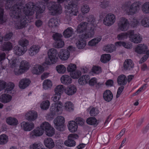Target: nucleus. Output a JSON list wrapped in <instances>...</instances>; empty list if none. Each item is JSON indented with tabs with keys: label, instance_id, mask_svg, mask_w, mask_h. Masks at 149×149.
I'll use <instances>...</instances> for the list:
<instances>
[{
	"label": "nucleus",
	"instance_id": "obj_1",
	"mask_svg": "<svg viewBox=\"0 0 149 149\" xmlns=\"http://www.w3.org/2000/svg\"><path fill=\"white\" fill-rule=\"evenodd\" d=\"M59 3H64L65 5V13L66 16L65 19L66 23L70 22L71 17L73 15L76 16L78 13V8L74 5L76 3L77 0H57Z\"/></svg>",
	"mask_w": 149,
	"mask_h": 149
},
{
	"label": "nucleus",
	"instance_id": "obj_2",
	"mask_svg": "<svg viewBox=\"0 0 149 149\" xmlns=\"http://www.w3.org/2000/svg\"><path fill=\"white\" fill-rule=\"evenodd\" d=\"M88 23L82 22L77 26V32L79 33L84 32L85 33H90L93 30L94 31L95 28L97 25L95 22V20L93 15L90 16L87 18Z\"/></svg>",
	"mask_w": 149,
	"mask_h": 149
},
{
	"label": "nucleus",
	"instance_id": "obj_3",
	"mask_svg": "<svg viewBox=\"0 0 149 149\" xmlns=\"http://www.w3.org/2000/svg\"><path fill=\"white\" fill-rule=\"evenodd\" d=\"M141 6L140 1H135L131 4V1L129 0L123 5L121 8L127 15H132L139 12Z\"/></svg>",
	"mask_w": 149,
	"mask_h": 149
},
{
	"label": "nucleus",
	"instance_id": "obj_4",
	"mask_svg": "<svg viewBox=\"0 0 149 149\" xmlns=\"http://www.w3.org/2000/svg\"><path fill=\"white\" fill-rule=\"evenodd\" d=\"M61 95L60 94L55 93L51 98L54 102H58L52 104L50 108V111L52 115L60 114L63 111V105L62 102H58L60 100Z\"/></svg>",
	"mask_w": 149,
	"mask_h": 149
},
{
	"label": "nucleus",
	"instance_id": "obj_5",
	"mask_svg": "<svg viewBox=\"0 0 149 149\" xmlns=\"http://www.w3.org/2000/svg\"><path fill=\"white\" fill-rule=\"evenodd\" d=\"M90 33V34L85 33L84 34L79 36V39L76 43L78 49H81L84 48L86 45V40L92 37L94 34L93 30Z\"/></svg>",
	"mask_w": 149,
	"mask_h": 149
},
{
	"label": "nucleus",
	"instance_id": "obj_6",
	"mask_svg": "<svg viewBox=\"0 0 149 149\" xmlns=\"http://www.w3.org/2000/svg\"><path fill=\"white\" fill-rule=\"evenodd\" d=\"M57 53L56 49L54 48L49 49L47 52L48 59L45 60V63L47 65H51L56 63L58 61Z\"/></svg>",
	"mask_w": 149,
	"mask_h": 149
},
{
	"label": "nucleus",
	"instance_id": "obj_7",
	"mask_svg": "<svg viewBox=\"0 0 149 149\" xmlns=\"http://www.w3.org/2000/svg\"><path fill=\"white\" fill-rule=\"evenodd\" d=\"M65 118L62 116L56 117L54 120V124L55 128L58 131H63L64 130Z\"/></svg>",
	"mask_w": 149,
	"mask_h": 149
},
{
	"label": "nucleus",
	"instance_id": "obj_8",
	"mask_svg": "<svg viewBox=\"0 0 149 149\" xmlns=\"http://www.w3.org/2000/svg\"><path fill=\"white\" fill-rule=\"evenodd\" d=\"M118 30L121 31H127L129 27V23L126 18L121 17L118 23Z\"/></svg>",
	"mask_w": 149,
	"mask_h": 149
},
{
	"label": "nucleus",
	"instance_id": "obj_9",
	"mask_svg": "<svg viewBox=\"0 0 149 149\" xmlns=\"http://www.w3.org/2000/svg\"><path fill=\"white\" fill-rule=\"evenodd\" d=\"M128 33L130 34L129 38L131 42L136 44L141 42L143 39L142 37L139 33H134V31L132 30L129 31Z\"/></svg>",
	"mask_w": 149,
	"mask_h": 149
},
{
	"label": "nucleus",
	"instance_id": "obj_10",
	"mask_svg": "<svg viewBox=\"0 0 149 149\" xmlns=\"http://www.w3.org/2000/svg\"><path fill=\"white\" fill-rule=\"evenodd\" d=\"M116 17L113 14L109 13L105 17L103 20V23L104 25L110 26L113 25L115 22Z\"/></svg>",
	"mask_w": 149,
	"mask_h": 149
},
{
	"label": "nucleus",
	"instance_id": "obj_11",
	"mask_svg": "<svg viewBox=\"0 0 149 149\" xmlns=\"http://www.w3.org/2000/svg\"><path fill=\"white\" fill-rule=\"evenodd\" d=\"M78 138V135L75 134H71L68 135V139L65 141L64 142V144L66 146L68 147H73L76 145V142L74 140L75 139Z\"/></svg>",
	"mask_w": 149,
	"mask_h": 149
},
{
	"label": "nucleus",
	"instance_id": "obj_12",
	"mask_svg": "<svg viewBox=\"0 0 149 149\" xmlns=\"http://www.w3.org/2000/svg\"><path fill=\"white\" fill-rule=\"evenodd\" d=\"M148 49L147 45L145 43H141L137 45L134 48L135 52L139 54H144Z\"/></svg>",
	"mask_w": 149,
	"mask_h": 149
},
{
	"label": "nucleus",
	"instance_id": "obj_13",
	"mask_svg": "<svg viewBox=\"0 0 149 149\" xmlns=\"http://www.w3.org/2000/svg\"><path fill=\"white\" fill-rule=\"evenodd\" d=\"M17 60L16 59L13 60L12 59L9 61V63L11 67L14 68V72L15 74L19 75L24 73L20 67L19 68H17L18 64L17 63Z\"/></svg>",
	"mask_w": 149,
	"mask_h": 149
},
{
	"label": "nucleus",
	"instance_id": "obj_14",
	"mask_svg": "<svg viewBox=\"0 0 149 149\" xmlns=\"http://www.w3.org/2000/svg\"><path fill=\"white\" fill-rule=\"evenodd\" d=\"M38 117L37 112L33 110H30L27 112L25 115V118L28 121H33L36 120Z\"/></svg>",
	"mask_w": 149,
	"mask_h": 149
},
{
	"label": "nucleus",
	"instance_id": "obj_15",
	"mask_svg": "<svg viewBox=\"0 0 149 149\" xmlns=\"http://www.w3.org/2000/svg\"><path fill=\"white\" fill-rule=\"evenodd\" d=\"M22 129L24 131L29 132L34 127V124L33 122L23 121L21 124Z\"/></svg>",
	"mask_w": 149,
	"mask_h": 149
},
{
	"label": "nucleus",
	"instance_id": "obj_16",
	"mask_svg": "<svg viewBox=\"0 0 149 149\" xmlns=\"http://www.w3.org/2000/svg\"><path fill=\"white\" fill-rule=\"evenodd\" d=\"M43 134L42 130L38 127L30 132V136L32 139H34L42 136Z\"/></svg>",
	"mask_w": 149,
	"mask_h": 149
},
{
	"label": "nucleus",
	"instance_id": "obj_17",
	"mask_svg": "<svg viewBox=\"0 0 149 149\" xmlns=\"http://www.w3.org/2000/svg\"><path fill=\"white\" fill-rule=\"evenodd\" d=\"M40 48V47L39 45H32L28 50L29 55L32 56L35 55L39 52Z\"/></svg>",
	"mask_w": 149,
	"mask_h": 149
},
{
	"label": "nucleus",
	"instance_id": "obj_18",
	"mask_svg": "<svg viewBox=\"0 0 149 149\" xmlns=\"http://www.w3.org/2000/svg\"><path fill=\"white\" fill-rule=\"evenodd\" d=\"M31 82V81L29 79L26 78L22 79L19 82V87L21 89H24L29 85Z\"/></svg>",
	"mask_w": 149,
	"mask_h": 149
},
{
	"label": "nucleus",
	"instance_id": "obj_19",
	"mask_svg": "<svg viewBox=\"0 0 149 149\" xmlns=\"http://www.w3.org/2000/svg\"><path fill=\"white\" fill-rule=\"evenodd\" d=\"M58 56L62 60H66L69 58L70 54L69 51L61 49L58 54Z\"/></svg>",
	"mask_w": 149,
	"mask_h": 149
},
{
	"label": "nucleus",
	"instance_id": "obj_20",
	"mask_svg": "<svg viewBox=\"0 0 149 149\" xmlns=\"http://www.w3.org/2000/svg\"><path fill=\"white\" fill-rule=\"evenodd\" d=\"M44 70V68L43 66L39 64H36L33 67L32 72L34 74L38 75L42 73Z\"/></svg>",
	"mask_w": 149,
	"mask_h": 149
},
{
	"label": "nucleus",
	"instance_id": "obj_21",
	"mask_svg": "<svg viewBox=\"0 0 149 149\" xmlns=\"http://www.w3.org/2000/svg\"><path fill=\"white\" fill-rule=\"evenodd\" d=\"M68 127L69 131L72 133L75 132L78 128L77 125L73 120L70 121L68 122Z\"/></svg>",
	"mask_w": 149,
	"mask_h": 149
},
{
	"label": "nucleus",
	"instance_id": "obj_22",
	"mask_svg": "<svg viewBox=\"0 0 149 149\" xmlns=\"http://www.w3.org/2000/svg\"><path fill=\"white\" fill-rule=\"evenodd\" d=\"M77 90V88L75 85H70L65 89V92L68 95H71L75 94Z\"/></svg>",
	"mask_w": 149,
	"mask_h": 149
},
{
	"label": "nucleus",
	"instance_id": "obj_23",
	"mask_svg": "<svg viewBox=\"0 0 149 149\" xmlns=\"http://www.w3.org/2000/svg\"><path fill=\"white\" fill-rule=\"evenodd\" d=\"M115 45L116 47L123 46L127 49H130L132 47V44L130 42H118L115 43Z\"/></svg>",
	"mask_w": 149,
	"mask_h": 149
},
{
	"label": "nucleus",
	"instance_id": "obj_24",
	"mask_svg": "<svg viewBox=\"0 0 149 149\" xmlns=\"http://www.w3.org/2000/svg\"><path fill=\"white\" fill-rule=\"evenodd\" d=\"M44 144L46 147L49 149L52 148L55 146L53 140L50 138L45 139L44 141Z\"/></svg>",
	"mask_w": 149,
	"mask_h": 149
},
{
	"label": "nucleus",
	"instance_id": "obj_25",
	"mask_svg": "<svg viewBox=\"0 0 149 149\" xmlns=\"http://www.w3.org/2000/svg\"><path fill=\"white\" fill-rule=\"evenodd\" d=\"M26 48H22L18 46L15 47L14 52L16 55L19 56L23 54L26 51Z\"/></svg>",
	"mask_w": 149,
	"mask_h": 149
},
{
	"label": "nucleus",
	"instance_id": "obj_26",
	"mask_svg": "<svg viewBox=\"0 0 149 149\" xmlns=\"http://www.w3.org/2000/svg\"><path fill=\"white\" fill-rule=\"evenodd\" d=\"M60 80L62 83L67 85L70 84L72 81L71 77L67 75H64L62 76Z\"/></svg>",
	"mask_w": 149,
	"mask_h": 149
},
{
	"label": "nucleus",
	"instance_id": "obj_27",
	"mask_svg": "<svg viewBox=\"0 0 149 149\" xmlns=\"http://www.w3.org/2000/svg\"><path fill=\"white\" fill-rule=\"evenodd\" d=\"M12 96L7 94H3L0 97V101L2 103H7L10 102L12 99Z\"/></svg>",
	"mask_w": 149,
	"mask_h": 149
},
{
	"label": "nucleus",
	"instance_id": "obj_28",
	"mask_svg": "<svg viewBox=\"0 0 149 149\" xmlns=\"http://www.w3.org/2000/svg\"><path fill=\"white\" fill-rule=\"evenodd\" d=\"M123 66L125 69L130 70L133 68L134 63L131 60L127 59L125 61Z\"/></svg>",
	"mask_w": 149,
	"mask_h": 149
},
{
	"label": "nucleus",
	"instance_id": "obj_29",
	"mask_svg": "<svg viewBox=\"0 0 149 149\" xmlns=\"http://www.w3.org/2000/svg\"><path fill=\"white\" fill-rule=\"evenodd\" d=\"M90 79L89 76L87 75L82 76L78 79L79 84L81 85L86 84L88 82Z\"/></svg>",
	"mask_w": 149,
	"mask_h": 149
},
{
	"label": "nucleus",
	"instance_id": "obj_30",
	"mask_svg": "<svg viewBox=\"0 0 149 149\" xmlns=\"http://www.w3.org/2000/svg\"><path fill=\"white\" fill-rule=\"evenodd\" d=\"M52 86V82L49 79H46L43 82L42 86L43 89L45 90H47L51 88Z\"/></svg>",
	"mask_w": 149,
	"mask_h": 149
},
{
	"label": "nucleus",
	"instance_id": "obj_31",
	"mask_svg": "<svg viewBox=\"0 0 149 149\" xmlns=\"http://www.w3.org/2000/svg\"><path fill=\"white\" fill-rule=\"evenodd\" d=\"M20 67L24 73L28 70L30 66L28 62L25 61H23L20 63Z\"/></svg>",
	"mask_w": 149,
	"mask_h": 149
},
{
	"label": "nucleus",
	"instance_id": "obj_32",
	"mask_svg": "<svg viewBox=\"0 0 149 149\" xmlns=\"http://www.w3.org/2000/svg\"><path fill=\"white\" fill-rule=\"evenodd\" d=\"M113 95L112 93L109 90L106 91L103 94L104 99L107 102H109L112 99Z\"/></svg>",
	"mask_w": 149,
	"mask_h": 149
},
{
	"label": "nucleus",
	"instance_id": "obj_33",
	"mask_svg": "<svg viewBox=\"0 0 149 149\" xmlns=\"http://www.w3.org/2000/svg\"><path fill=\"white\" fill-rule=\"evenodd\" d=\"M6 122L8 125H16L18 124V121L17 119L12 117L7 118Z\"/></svg>",
	"mask_w": 149,
	"mask_h": 149
},
{
	"label": "nucleus",
	"instance_id": "obj_34",
	"mask_svg": "<svg viewBox=\"0 0 149 149\" xmlns=\"http://www.w3.org/2000/svg\"><path fill=\"white\" fill-rule=\"evenodd\" d=\"M73 33V30L70 27H69L66 29L63 32V34L65 38H69L70 37Z\"/></svg>",
	"mask_w": 149,
	"mask_h": 149
},
{
	"label": "nucleus",
	"instance_id": "obj_35",
	"mask_svg": "<svg viewBox=\"0 0 149 149\" xmlns=\"http://www.w3.org/2000/svg\"><path fill=\"white\" fill-rule=\"evenodd\" d=\"M117 81L118 84L120 85H125L127 83L126 77L124 75H120L118 77Z\"/></svg>",
	"mask_w": 149,
	"mask_h": 149
},
{
	"label": "nucleus",
	"instance_id": "obj_36",
	"mask_svg": "<svg viewBox=\"0 0 149 149\" xmlns=\"http://www.w3.org/2000/svg\"><path fill=\"white\" fill-rule=\"evenodd\" d=\"M13 47L12 43L10 42H5L2 46V49L3 51H9L12 49Z\"/></svg>",
	"mask_w": 149,
	"mask_h": 149
},
{
	"label": "nucleus",
	"instance_id": "obj_37",
	"mask_svg": "<svg viewBox=\"0 0 149 149\" xmlns=\"http://www.w3.org/2000/svg\"><path fill=\"white\" fill-rule=\"evenodd\" d=\"M101 39L102 38L100 36L95 38L88 42V45L91 46H95L100 41Z\"/></svg>",
	"mask_w": 149,
	"mask_h": 149
},
{
	"label": "nucleus",
	"instance_id": "obj_38",
	"mask_svg": "<svg viewBox=\"0 0 149 149\" xmlns=\"http://www.w3.org/2000/svg\"><path fill=\"white\" fill-rule=\"evenodd\" d=\"M64 86L62 85H59L56 86L54 89L55 93L60 94L61 95L65 91Z\"/></svg>",
	"mask_w": 149,
	"mask_h": 149
},
{
	"label": "nucleus",
	"instance_id": "obj_39",
	"mask_svg": "<svg viewBox=\"0 0 149 149\" xmlns=\"http://www.w3.org/2000/svg\"><path fill=\"white\" fill-rule=\"evenodd\" d=\"M141 9L144 14L149 13V2H146L143 3L141 6Z\"/></svg>",
	"mask_w": 149,
	"mask_h": 149
},
{
	"label": "nucleus",
	"instance_id": "obj_40",
	"mask_svg": "<svg viewBox=\"0 0 149 149\" xmlns=\"http://www.w3.org/2000/svg\"><path fill=\"white\" fill-rule=\"evenodd\" d=\"M50 105V102L49 100H46L42 101L40 104L41 108L44 110L48 109Z\"/></svg>",
	"mask_w": 149,
	"mask_h": 149
},
{
	"label": "nucleus",
	"instance_id": "obj_41",
	"mask_svg": "<svg viewBox=\"0 0 149 149\" xmlns=\"http://www.w3.org/2000/svg\"><path fill=\"white\" fill-rule=\"evenodd\" d=\"M88 82L89 85L91 86H94L96 85L100 86L103 84L102 82H98L97 79L95 77L92 78L89 80Z\"/></svg>",
	"mask_w": 149,
	"mask_h": 149
},
{
	"label": "nucleus",
	"instance_id": "obj_42",
	"mask_svg": "<svg viewBox=\"0 0 149 149\" xmlns=\"http://www.w3.org/2000/svg\"><path fill=\"white\" fill-rule=\"evenodd\" d=\"M51 125L47 122H44L42 123L40 125V128L41 130H42L43 132H44V131L45 132L48 129L51 127Z\"/></svg>",
	"mask_w": 149,
	"mask_h": 149
},
{
	"label": "nucleus",
	"instance_id": "obj_43",
	"mask_svg": "<svg viewBox=\"0 0 149 149\" xmlns=\"http://www.w3.org/2000/svg\"><path fill=\"white\" fill-rule=\"evenodd\" d=\"M130 34L128 33V31L127 32L121 33L117 36V38L119 40H123L126 39L128 37H130Z\"/></svg>",
	"mask_w": 149,
	"mask_h": 149
},
{
	"label": "nucleus",
	"instance_id": "obj_44",
	"mask_svg": "<svg viewBox=\"0 0 149 149\" xmlns=\"http://www.w3.org/2000/svg\"><path fill=\"white\" fill-rule=\"evenodd\" d=\"M64 107L67 111H70L73 110V105L70 101L65 102L64 104Z\"/></svg>",
	"mask_w": 149,
	"mask_h": 149
},
{
	"label": "nucleus",
	"instance_id": "obj_45",
	"mask_svg": "<svg viewBox=\"0 0 149 149\" xmlns=\"http://www.w3.org/2000/svg\"><path fill=\"white\" fill-rule=\"evenodd\" d=\"M48 24L49 26L52 27L58 26L59 25L57 19L56 18H52L50 19Z\"/></svg>",
	"mask_w": 149,
	"mask_h": 149
},
{
	"label": "nucleus",
	"instance_id": "obj_46",
	"mask_svg": "<svg viewBox=\"0 0 149 149\" xmlns=\"http://www.w3.org/2000/svg\"><path fill=\"white\" fill-rule=\"evenodd\" d=\"M148 16H143L140 19V24L142 26L147 28Z\"/></svg>",
	"mask_w": 149,
	"mask_h": 149
},
{
	"label": "nucleus",
	"instance_id": "obj_47",
	"mask_svg": "<svg viewBox=\"0 0 149 149\" xmlns=\"http://www.w3.org/2000/svg\"><path fill=\"white\" fill-rule=\"evenodd\" d=\"M8 141V137L5 134H2L0 135V144H6Z\"/></svg>",
	"mask_w": 149,
	"mask_h": 149
},
{
	"label": "nucleus",
	"instance_id": "obj_48",
	"mask_svg": "<svg viewBox=\"0 0 149 149\" xmlns=\"http://www.w3.org/2000/svg\"><path fill=\"white\" fill-rule=\"evenodd\" d=\"M81 74V72L79 70H76L70 73L71 77L74 79H78Z\"/></svg>",
	"mask_w": 149,
	"mask_h": 149
},
{
	"label": "nucleus",
	"instance_id": "obj_49",
	"mask_svg": "<svg viewBox=\"0 0 149 149\" xmlns=\"http://www.w3.org/2000/svg\"><path fill=\"white\" fill-rule=\"evenodd\" d=\"M115 49L114 45L111 44L105 46L103 48V50L107 52H111Z\"/></svg>",
	"mask_w": 149,
	"mask_h": 149
},
{
	"label": "nucleus",
	"instance_id": "obj_50",
	"mask_svg": "<svg viewBox=\"0 0 149 149\" xmlns=\"http://www.w3.org/2000/svg\"><path fill=\"white\" fill-rule=\"evenodd\" d=\"M66 68L63 65H57L56 69L57 72L60 74H63L66 71Z\"/></svg>",
	"mask_w": 149,
	"mask_h": 149
},
{
	"label": "nucleus",
	"instance_id": "obj_51",
	"mask_svg": "<svg viewBox=\"0 0 149 149\" xmlns=\"http://www.w3.org/2000/svg\"><path fill=\"white\" fill-rule=\"evenodd\" d=\"M111 56L108 54H104L102 55L101 57V61L104 63H106L110 60Z\"/></svg>",
	"mask_w": 149,
	"mask_h": 149
},
{
	"label": "nucleus",
	"instance_id": "obj_52",
	"mask_svg": "<svg viewBox=\"0 0 149 149\" xmlns=\"http://www.w3.org/2000/svg\"><path fill=\"white\" fill-rule=\"evenodd\" d=\"M86 121L87 123L89 125H97V120L95 117H89L87 119Z\"/></svg>",
	"mask_w": 149,
	"mask_h": 149
},
{
	"label": "nucleus",
	"instance_id": "obj_53",
	"mask_svg": "<svg viewBox=\"0 0 149 149\" xmlns=\"http://www.w3.org/2000/svg\"><path fill=\"white\" fill-rule=\"evenodd\" d=\"M29 44L28 40L25 38L21 39L19 42V44L23 47H26Z\"/></svg>",
	"mask_w": 149,
	"mask_h": 149
},
{
	"label": "nucleus",
	"instance_id": "obj_54",
	"mask_svg": "<svg viewBox=\"0 0 149 149\" xmlns=\"http://www.w3.org/2000/svg\"><path fill=\"white\" fill-rule=\"evenodd\" d=\"M45 132L47 136L51 137L54 134L55 130L54 127L51 126V127H50Z\"/></svg>",
	"mask_w": 149,
	"mask_h": 149
},
{
	"label": "nucleus",
	"instance_id": "obj_55",
	"mask_svg": "<svg viewBox=\"0 0 149 149\" xmlns=\"http://www.w3.org/2000/svg\"><path fill=\"white\" fill-rule=\"evenodd\" d=\"M42 146L40 143L36 142L30 145L29 148V149H40Z\"/></svg>",
	"mask_w": 149,
	"mask_h": 149
},
{
	"label": "nucleus",
	"instance_id": "obj_56",
	"mask_svg": "<svg viewBox=\"0 0 149 149\" xmlns=\"http://www.w3.org/2000/svg\"><path fill=\"white\" fill-rule=\"evenodd\" d=\"M77 66L74 64L70 63L69 64L67 67V70L68 72L71 73L76 70Z\"/></svg>",
	"mask_w": 149,
	"mask_h": 149
},
{
	"label": "nucleus",
	"instance_id": "obj_57",
	"mask_svg": "<svg viewBox=\"0 0 149 149\" xmlns=\"http://www.w3.org/2000/svg\"><path fill=\"white\" fill-rule=\"evenodd\" d=\"M81 10L83 14L87 13L89 11L90 8L88 5L84 4L81 6Z\"/></svg>",
	"mask_w": 149,
	"mask_h": 149
},
{
	"label": "nucleus",
	"instance_id": "obj_58",
	"mask_svg": "<svg viewBox=\"0 0 149 149\" xmlns=\"http://www.w3.org/2000/svg\"><path fill=\"white\" fill-rule=\"evenodd\" d=\"M64 45V42L61 39L56 41L55 44V47L56 48H61L63 47Z\"/></svg>",
	"mask_w": 149,
	"mask_h": 149
},
{
	"label": "nucleus",
	"instance_id": "obj_59",
	"mask_svg": "<svg viewBox=\"0 0 149 149\" xmlns=\"http://www.w3.org/2000/svg\"><path fill=\"white\" fill-rule=\"evenodd\" d=\"M91 107H89L88 109L89 110L91 109L90 111V114L91 116H95L98 114L99 113L98 110L97 109L95 108H92L91 109Z\"/></svg>",
	"mask_w": 149,
	"mask_h": 149
},
{
	"label": "nucleus",
	"instance_id": "obj_60",
	"mask_svg": "<svg viewBox=\"0 0 149 149\" xmlns=\"http://www.w3.org/2000/svg\"><path fill=\"white\" fill-rule=\"evenodd\" d=\"M7 87L6 90V91L8 93H9L10 91H12L15 87L14 84L12 82H9L6 85Z\"/></svg>",
	"mask_w": 149,
	"mask_h": 149
},
{
	"label": "nucleus",
	"instance_id": "obj_61",
	"mask_svg": "<svg viewBox=\"0 0 149 149\" xmlns=\"http://www.w3.org/2000/svg\"><path fill=\"white\" fill-rule=\"evenodd\" d=\"M92 72L94 74H98L101 72V69L99 67L94 66L92 69Z\"/></svg>",
	"mask_w": 149,
	"mask_h": 149
},
{
	"label": "nucleus",
	"instance_id": "obj_62",
	"mask_svg": "<svg viewBox=\"0 0 149 149\" xmlns=\"http://www.w3.org/2000/svg\"><path fill=\"white\" fill-rule=\"evenodd\" d=\"M76 123L79 124V125H83L85 122L84 120L82 118L80 117H77L75 119Z\"/></svg>",
	"mask_w": 149,
	"mask_h": 149
},
{
	"label": "nucleus",
	"instance_id": "obj_63",
	"mask_svg": "<svg viewBox=\"0 0 149 149\" xmlns=\"http://www.w3.org/2000/svg\"><path fill=\"white\" fill-rule=\"evenodd\" d=\"M13 35V34L12 32L10 31L7 32L4 37V40L5 41L9 40L12 37Z\"/></svg>",
	"mask_w": 149,
	"mask_h": 149
},
{
	"label": "nucleus",
	"instance_id": "obj_64",
	"mask_svg": "<svg viewBox=\"0 0 149 149\" xmlns=\"http://www.w3.org/2000/svg\"><path fill=\"white\" fill-rule=\"evenodd\" d=\"M62 37V35L61 34L58 33H56L53 35V38L56 41L61 39V38Z\"/></svg>",
	"mask_w": 149,
	"mask_h": 149
}]
</instances>
